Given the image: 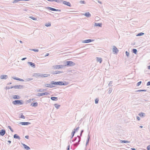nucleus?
<instances>
[{
    "label": "nucleus",
    "mask_w": 150,
    "mask_h": 150,
    "mask_svg": "<svg viewBox=\"0 0 150 150\" xmlns=\"http://www.w3.org/2000/svg\"><path fill=\"white\" fill-rule=\"evenodd\" d=\"M50 75L47 74H42L39 73H34L33 76L36 77V78L38 77H46L49 76Z\"/></svg>",
    "instance_id": "nucleus-1"
},
{
    "label": "nucleus",
    "mask_w": 150,
    "mask_h": 150,
    "mask_svg": "<svg viewBox=\"0 0 150 150\" xmlns=\"http://www.w3.org/2000/svg\"><path fill=\"white\" fill-rule=\"evenodd\" d=\"M75 64V63L71 61H66L65 64V66H67L68 67L73 66Z\"/></svg>",
    "instance_id": "nucleus-2"
},
{
    "label": "nucleus",
    "mask_w": 150,
    "mask_h": 150,
    "mask_svg": "<svg viewBox=\"0 0 150 150\" xmlns=\"http://www.w3.org/2000/svg\"><path fill=\"white\" fill-rule=\"evenodd\" d=\"M12 103L15 105H22L23 104V101L22 100H16L12 102Z\"/></svg>",
    "instance_id": "nucleus-3"
},
{
    "label": "nucleus",
    "mask_w": 150,
    "mask_h": 150,
    "mask_svg": "<svg viewBox=\"0 0 150 150\" xmlns=\"http://www.w3.org/2000/svg\"><path fill=\"white\" fill-rule=\"evenodd\" d=\"M64 67V65H54L52 66V67L54 69H62Z\"/></svg>",
    "instance_id": "nucleus-4"
},
{
    "label": "nucleus",
    "mask_w": 150,
    "mask_h": 150,
    "mask_svg": "<svg viewBox=\"0 0 150 150\" xmlns=\"http://www.w3.org/2000/svg\"><path fill=\"white\" fill-rule=\"evenodd\" d=\"M68 84V83L67 82L62 81H59L57 82V85H67Z\"/></svg>",
    "instance_id": "nucleus-5"
},
{
    "label": "nucleus",
    "mask_w": 150,
    "mask_h": 150,
    "mask_svg": "<svg viewBox=\"0 0 150 150\" xmlns=\"http://www.w3.org/2000/svg\"><path fill=\"white\" fill-rule=\"evenodd\" d=\"M45 86L46 87H49L50 88H54L55 86L52 85V81L50 82V83H46L45 84Z\"/></svg>",
    "instance_id": "nucleus-6"
},
{
    "label": "nucleus",
    "mask_w": 150,
    "mask_h": 150,
    "mask_svg": "<svg viewBox=\"0 0 150 150\" xmlns=\"http://www.w3.org/2000/svg\"><path fill=\"white\" fill-rule=\"evenodd\" d=\"M13 88L16 89H21L23 88V85H15L13 86Z\"/></svg>",
    "instance_id": "nucleus-7"
},
{
    "label": "nucleus",
    "mask_w": 150,
    "mask_h": 150,
    "mask_svg": "<svg viewBox=\"0 0 150 150\" xmlns=\"http://www.w3.org/2000/svg\"><path fill=\"white\" fill-rule=\"evenodd\" d=\"M94 40L93 39H88L85 40H83L82 41V42L88 43L93 41Z\"/></svg>",
    "instance_id": "nucleus-8"
},
{
    "label": "nucleus",
    "mask_w": 150,
    "mask_h": 150,
    "mask_svg": "<svg viewBox=\"0 0 150 150\" xmlns=\"http://www.w3.org/2000/svg\"><path fill=\"white\" fill-rule=\"evenodd\" d=\"M63 4H64V5H67L69 7L71 6V3L70 2H67V1H63Z\"/></svg>",
    "instance_id": "nucleus-9"
},
{
    "label": "nucleus",
    "mask_w": 150,
    "mask_h": 150,
    "mask_svg": "<svg viewBox=\"0 0 150 150\" xmlns=\"http://www.w3.org/2000/svg\"><path fill=\"white\" fill-rule=\"evenodd\" d=\"M28 64L30 65L33 68H35V65L34 63H33L31 62H28Z\"/></svg>",
    "instance_id": "nucleus-10"
},
{
    "label": "nucleus",
    "mask_w": 150,
    "mask_h": 150,
    "mask_svg": "<svg viewBox=\"0 0 150 150\" xmlns=\"http://www.w3.org/2000/svg\"><path fill=\"white\" fill-rule=\"evenodd\" d=\"M19 124H21L22 125H28L30 124V122H20Z\"/></svg>",
    "instance_id": "nucleus-11"
},
{
    "label": "nucleus",
    "mask_w": 150,
    "mask_h": 150,
    "mask_svg": "<svg viewBox=\"0 0 150 150\" xmlns=\"http://www.w3.org/2000/svg\"><path fill=\"white\" fill-rule=\"evenodd\" d=\"M113 52H115V53L116 54L119 51V50L117 49V48L115 46H113Z\"/></svg>",
    "instance_id": "nucleus-12"
},
{
    "label": "nucleus",
    "mask_w": 150,
    "mask_h": 150,
    "mask_svg": "<svg viewBox=\"0 0 150 150\" xmlns=\"http://www.w3.org/2000/svg\"><path fill=\"white\" fill-rule=\"evenodd\" d=\"M8 77V76L7 75H1L0 76V78L1 79H6Z\"/></svg>",
    "instance_id": "nucleus-13"
},
{
    "label": "nucleus",
    "mask_w": 150,
    "mask_h": 150,
    "mask_svg": "<svg viewBox=\"0 0 150 150\" xmlns=\"http://www.w3.org/2000/svg\"><path fill=\"white\" fill-rule=\"evenodd\" d=\"M6 133V131L4 129H2L0 131V135L3 136Z\"/></svg>",
    "instance_id": "nucleus-14"
},
{
    "label": "nucleus",
    "mask_w": 150,
    "mask_h": 150,
    "mask_svg": "<svg viewBox=\"0 0 150 150\" xmlns=\"http://www.w3.org/2000/svg\"><path fill=\"white\" fill-rule=\"evenodd\" d=\"M21 144L23 145L24 148L25 149H26L27 150H29V149H30V147H29L28 146L22 143H21Z\"/></svg>",
    "instance_id": "nucleus-15"
},
{
    "label": "nucleus",
    "mask_w": 150,
    "mask_h": 150,
    "mask_svg": "<svg viewBox=\"0 0 150 150\" xmlns=\"http://www.w3.org/2000/svg\"><path fill=\"white\" fill-rule=\"evenodd\" d=\"M63 72V71H53L52 72V74H60L61 73H62Z\"/></svg>",
    "instance_id": "nucleus-16"
},
{
    "label": "nucleus",
    "mask_w": 150,
    "mask_h": 150,
    "mask_svg": "<svg viewBox=\"0 0 150 150\" xmlns=\"http://www.w3.org/2000/svg\"><path fill=\"white\" fill-rule=\"evenodd\" d=\"M83 15L88 17H89L91 16L90 13L88 12H86L85 13L83 14Z\"/></svg>",
    "instance_id": "nucleus-17"
},
{
    "label": "nucleus",
    "mask_w": 150,
    "mask_h": 150,
    "mask_svg": "<svg viewBox=\"0 0 150 150\" xmlns=\"http://www.w3.org/2000/svg\"><path fill=\"white\" fill-rule=\"evenodd\" d=\"M95 26H98L99 27H102V23H95L94 24Z\"/></svg>",
    "instance_id": "nucleus-18"
},
{
    "label": "nucleus",
    "mask_w": 150,
    "mask_h": 150,
    "mask_svg": "<svg viewBox=\"0 0 150 150\" xmlns=\"http://www.w3.org/2000/svg\"><path fill=\"white\" fill-rule=\"evenodd\" d=\"M20 97L18 95H13V98L14 99H19Z\"/></svg>",
    "instance_id": "nucleus-19"
},
{
    "label": "nucleus",
    "mask_w": 150,
    "mask_h": 150,
    "mask_svg": "<svg viewBox=\"0 0 150 150\" xmlns=\"http://www.w3.org/2000/svg\"><path fill=\"white\" fill-rule=\"evenodd\" d=\"M13 137L15 139H16L20 140V138L17 134H15L13 136Z\"/></svg>",
    "instance_id": "nucleus-20"
},
{
    "label": "nucleus",
    "mask_w": 150,
    "mask_h": 150,
    "mask_svg": "<svg viewBox=\"0 0 150 150\" xmlns=\"http://www.w3.org/2000/svg\"><path fill=\"white\" fill-rule=\"evenodd\" d=\"M96 60L97 62H99L100 63H101L102 60L101 58L100 57H96Z\"/></svg>",
    "instance_id": "nucleus-21"
},
{
    "label": "nucleus",
    "mask_w": 150,
    "mask_h": 150,
    "mask_svg": "<svg viewBox=\"0 0 150 150\" xmlns=\"http://www.w3.org/2000/svg\"><path fill=\"white\" fill-rule=\"evenodd\" d=\"M130 142V141H127V140H120V143H129Z\"/></svg>",
    "instance_id": "nucleus-22"
},
{
    "label": "nucleus",
    "mask_w": 150,
    "mask_h": 150,
    "mask_svg": "<svg viewBox=\"0 0 150 150\" xmlns=\"http://www.w3.org/2000/svg\"><path fill=\"white\" fill-rule=\"evenodd\" d=\"M50 98L51 100L53 101H57L58 99L57 97H52Z\"/></svg>",
    "instance_id": "nucleus-23"
},
{
    "label": "nucleus",
    "mask_w": 150,
    "mask_h": 150,
    "mask_svg": "<svg viewBox=\"0 0 150 150\" xmlns=\"http://www.w3.org/2000/svg\"><path fill=\"white\" fill-rule=\"evenodd\" d=\"M138 115L140 117H142L145 116V114L143 112H141Z\"/></svg>",
    "instance_id": "nucleus-24"
},
{
    "label": "nucleus",
    "mask_w": 150,
    "mask_h": 150,
    "mask_svg": "<svg viewBox=\"0 0 150 150\" xmlns=\"http://www.w3.org/2000/svg\"><path fill=\"white\" fill-rule=\"evenodd\" d=\"M47 9H48L50 10L51 11H55L56 10V9L52 8H51L50 7H47Z\"/></svg>",
    "instance_id": "nucleus-25"
},
{
    "label": "nucleus",
    "mask_w": 150,
    "mask_h": 150,
    "mask_svg": "<svg viewBox=\"0 0 150 150\" xmlns=\"http://www.w3.org/2000/svg\"><path fill=\"white\" fill-rule=\"evenodd\" d=\"M31 105L33 106L36 107L38 105V103L37 102H36L34 103H32Z\"/></svg>",
    "instance_id": "nucleus-26"
},
{
    "label": "nucleus",
    "mask_w": 150,
    "mask_h": 150,
    "mask_svg": "<svg viewBox=\"0 0 150 150\" xmlns=\"http://www.w3.org/2000/svg\"><path fill=\"white\" fill-rule=\"evenodd\" d=\"M90 138V136H89V134L88 136L87 139L86 141V146H87L88 144L89 143V140Z\"/></svg>",
    "instance_id": "nucleus-27"
},
{
    "label": "nucleus",
    "mask_w": 150,
    "mask_h": 150,
    "mask_svg": "<svg viewBox=\"0 0 150 150\" xmlns=\"http://www.w3.org/2000/svg\"><path fill=\"white\" fill-rule=\"evenodd\" d=\"M76 132V131H75V129H74V131H73L71 133V135H72V137H71V138H72L73 136L74 135L75 133Z\"/></svg>",
    "instance_id": "nucleus-28"
},
{
    "label": "nucleus",
    "mask_w": 150,
    "mask_h": 150,
    "mask_svg": "<svg viewBox=\"0 0 150 150\" xmlns=\"http://www.w3.org/2000/svg\"><path fill=\"white\" fill-rule=\"evenodd\" d=\"M55 107L57 109H58L60 107V105L58 104H54Z\"/></svg>",
    "instance_id": "nucleus-29"
},
{
    "label": "nucleus",
    "mask_w": 150,
    "mask_h": 150,
    "mask_svg": "<svg viewBox=\"0 0 150 150\" xmlns=\"http://www.w3.org/2000/svg\"><path fill=\"white\" fill-rule=\"evenodd\" d=\"M132 52L135 54H137V50L136 49H133L132 50Z\"/></svg>",
    "instance_id": "nucleus-30"
},
{
    "label": "nucleus",
    "mask_w": 150,
    "mask_h": 150,
    "mask_svg": "<svg viewBox=\"0 0 150 150\" xmlns=\"http://www.w3.org/2000/svg\"><path fill=\"white\" fill-rule=\"evenodd\" d=\"M55 2L58 3H63V1L62 0H56Z\"/></svg>",
    "instance_id": "nucleus-31"
},
{
    "label": "nucleus",
    "mask_w": 150,
    "mask_h": 150,
    "mask_svg": "<svg viewBox=\"0 0 150 150\" xmlns=\"http://www.w3.org/2000/svg\"><path fill=\"white\" fill-rule=\"evenodd\" d=\"M52 85L54 86V85H57V82L52 81Z\"/></svg>",
    "instance_id": "nucleus-32"
},
{
    "label": "nucleus",
    "mask_w": 150,
    "mask_h": 150,
    "mask_svg": "<svg viewBox=\"0 0 150 150\" xmlns=\"http://www.w3.org/2000/svg\"><path fill=\"white\" fill-rule=\"evenodd\" d=\"M44 95V93H38V95H37V96H38L40 97V96H43Z\"/></svg>",
    "instance_id": "nucleus-33"
},
{
    "label": "nucleus",
    "mask_w": 150,
    "mask_h": 150,
    "mask_svg": "<svg viewBox=\"0 0 150 150\" xmlns=\"http://www.w3.org/2000/svg\"><path fill=\"white\" fill-rule=\"evenodd\" d=\"M51 24L50 23H46L45 24V26L47 27H48L51 26Z\"/></svg>",
    "instance_id": "nucleus-34"
},
{
    "label": "nucleus",
    "mask_w": 150,
    "mask_h": 150,
    "mask_svg": "<svg viewBox=\"0 0 150 150\" xmlns=\"http://www.w3.org/2000/svg\"><path fill=\"white\" fill-rule=\"evenodd\" d=\"M144 34V33H140L138 34L137 35V36H141L143 35Z\"/></svg>",
    "instance_id": "nucleus-35"
},
{
    "label": "nucleus",
    "mask_w": 150,
    "mask_h": 150,
    "mask_svg": "<svg viewBox=\"0 0 150 150\" xmlns=\"http://www.w3.org/2000/svg\"><path fill=\"white\" fill-rule=\"evenodd\" d=\"M112 91V88H109L108 93H111Z\"/></svg>",
    "instance_id": "nucleus-36"
},
{
    "label": "nucleus",
    "mask_w": 150,
    "mask_h": 150,
    "mask_svg": "<svg viewBox=\"0 0 150 150\" xmlns=\"http://www.w3.org/2000/svg\"><path fill=\"white\" fill-rule=\"evenodd\" d=\"M112 81H110L108 84V86H112Z\"/></svg>",
    "instance_id": "nucleus-37"
},
{
    "label": "nucleus",
    "mask_w": 150,
    "mask_h": 150,
    "mask_svg": "<svg viewBox=\"0 0 150 150\" xmlns=\"http://www.w3.org/2000/svg\"><path fill=\"white\" fill-rule=\"evenodd\" d=\"M21 115L20 117L23 119H25V116L23 115V114L21 113Z\"/></svg>",
    "instance_id": "nucleus-38"
},
{
    "label": "nucleus",
    "mask_w": 150,
    "mask_h": 150,
    "mask_svg": "<svg viewBox=\"0 0 150 150\" xmlns=\"http://www.w3.org/2000/svg\"><path fill=\"white\" fill-rule=\"evenodd\" d=\"M45 91V89H40L38 90V91L42 92L44 91Z\"/></svg>",
    "instance_id": "nucleus-39"
},
{
    "label": "nucleus",
    "mask_w": 150,
    "mask_h": 150,
    "mask_svg": "<svg viewBox=\"0 0 150 150\" xmlns=\"http://www.w3.org/2000/svg\"><path fill=\"white\" fill-rule=\"evenodd\" d=\"M8 128L12 132H13V130L10 126H8Z\"/></svg>",
    "instance_id": "nucleus-40"
},
{
    "label": "nucleus",
    "mask_w": 150,
    "mask_h": 150,
    "mask_svg": "<svg viewBox=\"0 0 150 150\" xmlns=\"http://www.w3.org/2000/svg\"><path fill=\"white\" fill-rule=\"evenodd\" d=\"M21 1V0H14L13 2V3H15L18 2L19 1Z\"/></svg>",
    "instance_id": "nucleus-41"
},
{
    "label": "nucleus",
    "mask_w": 150,
    "mask_h": 150,
    "mask_svg": "<svg viewBox=\"0 0 150 150\" xmlns=\"http://www.w3.org/2000/svg\"><path fill=\"white\" fill-rule=\"evenodd\" d=\"M33 78H27L26 79V80L27 81H29L31 80H33Z\"/></svg>",
    "instance_id": "nucleus-42"
},
{
    "label": "nucleus",
    "mask_w": 150,
    "mask_h": 150,
    "mask_svg": "<svg viewBox=\"0 0 150 150\" xmlns=\"http://www.w3.org/2000/svg\"><path fill=\"white\" fill-rule=\"evenodd\" d=\"M6 89H11V88H13V86H11V87H9V86L7 87V86H6Z\"/></svg>",
    "instance_id": "nucleus-43"
},
{
    "label": "nucleus",
    "mask_w": 150,
    "mask_h": 150,
    "mask_svg": "<svg viewBox=\"0 0 150 150\" xmlns=\"http://www.w3.org/2000/svg\"><path fill=\"white\" fill-rule=\"evenodd\" d=\"M141 83H142L141 81H139V82H138V83H137V86H139L141 84Z\"/></svg>",
    "instance_id": "nucleus-44"
},
{
    "label": "nucleus",
    "mask_w": 150,
    "mask_h": 150,
    "mask_svg": "<svg viewBox=\"0 0 150 150\" xmlns=\"http://www.w3.org/2000/svg\"><path fill=\"white\" fill-rule=\"evenodd\" d=\"M30 18H31V19H32L33 20H36V19H37V18H34V17H33V16H30Z\"/></svg>",
    "instance_id": "nucleus-45"
},
{
    "label": "nucleus",
    "mask_w": 150,
    "mask_h": 150,
    "mask_svg": "<svg viewBox=\"0 0 150 150\" xmlns=\"http://www.w3.org/2000/svg\"><path fill=\"white\" fill-rule=\"evenodd\" d=\"M125 53H126V55L127 57H129V52H128L127 51H126V52Z\"/></svg>",
    "instance_id": "nucleus-46"
},
{
    "label": "nucleus",
    "mask_w": 150,
    "mask_h": 150,
    "mask_svg": "<svg viewBox=\"0 0 150 150\" xmlns=\"http://www.w3.org/2000/svg\"><path fill=\"white\" fill-rule=\"evenodd\" d=\"M99 100L98 99H96L95 100V103L96 104H97L98 103Z\"/></svg>",
    "instance_id": "nucleus-47"
},
{
    "label": "nucleus",
    "mask_w": 150,
    "mask_h": 150,
    "mask_svg": "<svg viewBox=\"0 0 150 150\" xmlns=\"http://www.w3.org/2000/svg\"><path fill=\"white\" fill-rule=\"evenodd\" d=\"M12 78L13 79H14L18 80L19 78L16 77H12Z\"/></svg>",
    "instance_id": "nucleus-48"
},
{
    "label": "nucleus",
    "mask_w": 150,
    "mask_h": 150,
    "mask_svg": "<svg viewBox=\"0 0 150 150\" xmlns=\"http://www.w3.org/2000/svg\"><path fill=\"white\" fill-rule=\"evenodd\" d=\"M80 3L81 4H85V1H80Z\"/></svg>",
    "instance_id": "nucleus-49"
},
{
    "label": "nucleus",
    "mask_w": 150,
    "mask_h": 150,
    "mask_svg": "<svg viewBox=\"0 0 150 150\" xmlns=\"http://www.w3.org/2000/svg\"><path fill=\"white\" fill-rule=\"evenodd\" d=\"M33 100V99H30L29 100H28L27 102L28 103L31 102Z\"/></svg>",
    "instance_id": "nucleus-50"
},
{
    "label": "nucleus",
    "mask_w": 150,
    "mask_h": 150,
    "mask_svg": "<svg viewBox=\"0 0 150 150\" xmlns=\"http://www.w3.org/2000/svg\"><path fill=\"white\" fill-rule=\"evenodd\" d=\"M32 50L35 52H38L39 51V50L38 49H33Z\"/></svg>",
    "instance_id": "nucleus-51"
},
{
    "label": "nucleus",
    "mask_w": 150,
    "mask_h": 150,
    "mask_svg": "<svg viewBox=\"0 0 150 150\" xmlns=\"http://www.w3.org/2000/svg\"><path fill=\"white\" fill-rule=\"evenodd\" d=\"M43 93H44V95H48V94H49V93L47 92Z\"/></svg>",
    "instance_id": "nucleus-52"
},
{
    "label": "nucleus",
    "mask_w": 150,
    "mask_h": 150,
    "mask_svg": "<svg viewBox=\"0 0 150 150\" xmlns=\"http://www.w3.org/2000/svg\"><path fill=\"white\" fill-rule=\"evenodd\" d=\"M147 149L148 150H150V145H149L147 146Z\"/></svg>",
    "instance_id": "nucleus-53"
},
{
    "label": "nucleus",
    "mask_w": 150,
    "mask_h": 150,
    "mask_svg": "<svg viewBox=\"0 0 150 150\" xmlns=\"http://www.w3.org/2000/svg\"><path fill=\"white\" fill-rule=\"evenodd\" d=\"M147 86H150V81L148 82L146 84Z\"/></svg>",
    "instance_id": "nucleus-54"
},
{
    "label": "nucleus",
    "mask_w": 150,
    "mask_h": 150,
    "mask_svg": "<svg viewBox=\"0 0 150 150\" xmlns=\"http://www.w3.org/2000/svg\"><path fill=\"white\" fill-rule=\"evenodd\" d=\"M100 18H99L98 17H97L95 18L96 20H97L98 21L99 20H100Z\"/></svg>",
    "instance_id": "nucleus-55"
},
{
    "label": "nucleus",
    "mask_w": 150,
    "mask_h": 150,
    "mask_svg": "<svg viewBox=\"0 0 150 150\" xmlns=\"http://www.w3.org/2000/svg\"><path fill=\"white\" fill-rule=\"evenodd\" d=\"M25 138L27 139H28L29 138V137L28 135H26L25 136Z\"/></svg>",
    "instance_id": "nucleus-56"
},
{
    "label": "nucleus",
    "mask_w": 150,
    "mask_h": 150,
    "mask_svg": "<svg viewBox=\"0 0 150 150\" xmlns=\"http://www.w3.org/2000/svg\"><path fill=\"white\" fill-rule=\"evenodd\" d=\"M142 91V90H139L136 91V92H141Z\"/></svg>",
    "instance_id": "nucleus-57"
},
{
    "label": "nucleus",
    "mask_w": 150,
    "mask_h": 150,
    "mask_svg": "<svg viewBox=\"0 0 150 150\" xmlns=\"http://www.w3.org/2000/svg\"><path fill=\"white\" fill-rule=\"evenodd\" d=\"M18 81H24V80L23 79H20V78H19V79H18Z\"/></svg>",
    "instance_id": "nucleus-58"
},
{
    "label": "nucleus",
    "mask_w": 150,
    "mask_h": 150,
    "mask_svg": "<svg viewBox=\"0 0 150 150\" xmlns=\"http://www.w3.org/2000/svg\"><path fill=\"white\" fill-rule=\"evenodd\" d=\"M79 127H77L76 129H75V131H76V132L77 131H78L79 129Z\"/></svg>",
    "instance_id": "nucleus-59"
},
{
    "label": "nucleus",
    "mask_w": 150,
    "mask_h": 150,
    "mask_svg": "<svg viewBox=\"0 0 150 150\" xmlns=\"http://www.w3.org/2000/svg\"><path fill=\"white\" fill-rule=\"evenodd\" d=\"M137 119L138 120H140V117H139L137 116Z\"/></svg>",
    "instance_id": "nucleus-60"
},
{
    "label": "nucleus",
    "mask_w": 150,
    "mask_h": 150,
    "mask_svg": "<svg viewBox=\"0 0 150 150\" xmlns=\"http://www.w3.org/2000/svg\"><path fill=\"white\" fill-rule=\"evenodd\" d=\"M69 148H70V146L69 145L68 146L67 148V150H69Z\"/></svg>",
    "instance_id": "nucleus-61"
},
{
    "label": "nucleus",
    "mask_w": 150,
    "mask_h": 150,
    "mask_svg": "<svg viewBox=\"0 0 150 150\" xmlns=\"http://www.w3.org/2000/svg\"><path fill=\"white\" fill-rule=\"evenodd\" d=\"M26 58H27L26 57L23 58L22 59H21V60H25L26 59Z\"/></svg>",
    "instance_id": "nucleus-62"
},
{
    "label": "nucleus",
    "mask_w": 150,
    "mask_h": 150,
    "mask_svg": "<svg viewBox=\"0 0 150 150\" xmlns=\"http://www.w3.org/2000/svg\"><path fill=\"white\" fill-rule=\"evenodd\" d=\"M49 55V53H47L45 55V57H47V56H48Z\"/></svg>",
    "instance_id": "nucleus-63"
},
{
    "label": "nucleus",
    "mask_w": 150,
    "mask_h": 150,
    "mask_svg": "<svg viewBox=\"0 0 150 150\" xmlns=\"http://www.w3.org/2000/svg\"><path fill=\"white\" fill-rule=\"evenodd\" d=\"M148 68L150 70V65H149L148 66Z\"/></svg>",
    "instance_id": "nucleus-64"
}]
</instances>
